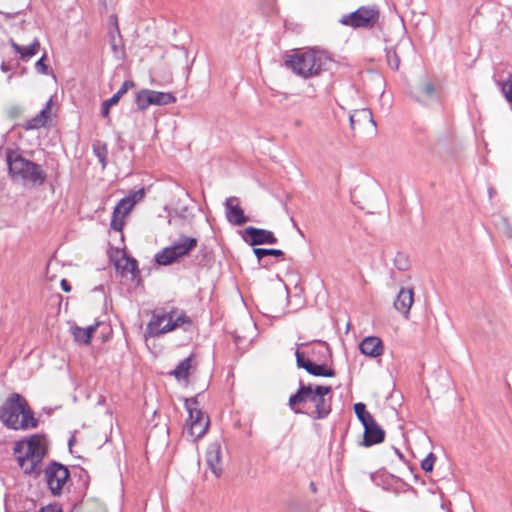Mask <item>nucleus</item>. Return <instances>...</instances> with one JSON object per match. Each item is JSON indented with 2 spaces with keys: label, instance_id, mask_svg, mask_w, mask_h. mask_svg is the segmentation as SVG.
I'll return each instance as SVG.
<instances>
[{
  "label": "nucleus",
  "instance_id": "obj_1",
  "mask_svg": "<svg viewBox=\"0 0 512 512\" xmlns=\"http://www.w3.org/2000/svg\"><path fill=\"white\" fill-rule=\"evenodd\" d=\"M288 405L295 414H306L315 420L325 419L332 411L330 386L303 384L289 397Z\"/></svg>",
  "mask_w": 512,
  "mask_h": 512
},
{
  "label": "nucleus",
  "instance_id": "obj_2",
  "mask_svg": "<svg viewBox=\"0 0 512 512\" xmlns=\"http://www.w3.org/2000/svg\"><path fill=\"white\" fill-rule=\"evenodd\" d=\"M47 451V439L39 434L30 436L27 441L17 442L14 446V454L22 471L35 477L42 471V461Z\"/></svg>",
  "mask_w": 512,
  "mask_h": 512
},
{
  "label": "nucleus",
  "instance_id": "obj_3",
  "mask_svg": "<svg viewBox=\"0 0 512 512\" xmlns=\"http://www.w3.org/2000/svg\"><path fill=\"white\" fill-rule=\"evenodd\" d=\"M330 58L323 52L315 49L299 51L287 56L285 65L295 74L308 79L318 76L328 69Z\"/></svg>",
  "mask_w": 512,
  "mask_h": 512
},
{
  "label": "nucleus",
  "instance_id": "obj_4",
  "mask_svg": "<svg viewBox=\"0 0 512 512\" xmlns=\"http://www.w3.org/2000/svg\"><path fill=\"white\" fill-rule=\"evenodd\" d=\"M6 162L8 172L14 179L20 178L38 185H42L46 180V172L41 166L24 158L17 150L7 149Z\"/></svg>",
  "mask_w": 512,
  "mask_h": 512
},
{
  "label": "nucleus",
  "instance_id": "obj_5",
  "mask_svg": "<svg viewBox=\"0 0 512 512\" xmlns=\"http://www.w3.org/2000/svg\"><path fill=\"white\" fill-rule=\"evenodd\" d=\"M185 408L188 412V419L186 420L184 435L195 442L207 433L209 417L200 409L196 397L185 399Z\"/></svg>",
  "mask_w": 512,
  "mask_h": 512
},
{
  "label": "nucleus",
  "instance_id": "obj_6",
  "mask_svg": "<svg viewBox=\"0 0 512 512\" xmlns=\"http://www.w3.org/2000/svg\"><path fill=\"white\" fill-rule=\"evenodd\" d=\"M191 319L183 312H155L147 325V331L152 336H159L170 332L184 324L191 325Z\"/></svg>",
  "mask_w": 512,
  "mask_h": 512
},
{
  "label": "nucleus",
  "instance_id": "obj_7",
  "mask_svg": "<svg viewBox=\"0 0 512 512\" xmlns=\"http://www.w3.org/2000/svg\"><path fill=\"white\" fill-rule=\"evenodd\" d=\"M379 18L380 11L377 6H361L356 11L343 15L339 22L355 29H372L378 24Z\"/></svg>",
  "mask_w": 512,
  "mask_h": 512
},
{
  "label": "nucleus",
  "instance_id": "obj_8",
  "mask_svg": "<svg viewBox=\"0 0 512 512\" xmlns=\"http://www.w3.org/2000/svg\"><path fill=\"white\" fill-rule=\"evenodd\" d=\"M24 400L20 394L13 393L0 408V420L6 427L17 430L18 419L20 413L23 412Z\"/></svg>",
  "mask_w": 512,
  "mask_h": 512
},
{
  "label": "nucleus",
  "instance_id": "obj_9",
  "mask_svg": "<svg viewBox=\"0 0 512 512\" xmlns=\"http://www.w3.org/2000/svg\"><path fill=\"white\" fill-rule=\"evenodd\" d=\"M44 472L51 493L59 495L70 476L68 468L61 463L53 461L45 468Z\"/></svg>",
  "mask_w": 512,
  "mask_h": 512
},
{
  "label": "nucleus",
  "instance_id": "obj_10",
  "mask_svg": "<svg viewBox=\"0 0 512 512\" xmlns=\"http://www.w3.org/2000/svg\"><path fill=\"white\" fill-rule=\"evenodd\" d=\"M244 232V241L253 247L265 244H276L278 242L274 233L269 230L249 226L245 228Z\"/></svg>",
  "mask_w": 512,
  "mask_h": 512
},
{
  "label": "nucleus",
  "instance_id": "obj_11",
  "mask_svg": "<svg viewBox=\"0 0 512 512\" xmlns=\"http://www.w3.org/2000/svg\"><path fill=\"white\" fill-rule=\"evenodd\" d=\"M296 356V364L299 368H303L313 376L318 377H333L335 376V371L331 368H326L324 364H316L313 361L305 358L304 354L300 352L298 349L295 351Z\"/></svg>",
  "mask_w": 512,
  "mask_h": 512
},
{
  "label": "nucleus",
  "instance_id": "obj_12",
  "mask_svg": "<svg viewBox=\"0 0 512 512\" xmlns=\"http://www.w3.org/2000/svg\"><path fill=\"white\" fill-rule=\"evenodd\" d=\"M206 463L211 472L218 478L222 474V448L217 441L209 444L206 451Z\"/></svg>",
  "mask_w": 512,
  "mask_h": 512
},
{
  "label": "nucleus",
  "instance_id": "obj_13",
  "mask_svg": "<svg viewBox=\"0 0 512 512\" xmlns=\"http://www.w3.org/2000/svg\"><path fill=\"white\" fill-rule=\"evenodd\" d=\"M226 218L229 223L233 225H243L249 221V218L245 216L243 209L239 206V200L237 197H229L225 201Z\"/></svg>",
  "mask_w": 512,
  "mask_h": 512
},
{
  "label": "nucleus",
  "instance_id": "obj_14",
  "mask_svg": "<svg viewBox=\"0 0 512 512\" xmlns=\"http://www.w3.org/2000/svg\"><path fill=\"white\" fill-rule=\"evenodd\" d=\"M414 292L412 288L402 287L394 301L395 309L401 313L406 319L409 316L411 306L414 302Z\"/></svg>",
  "mask_w": 512,
  "mask_h": 512
},
{
  "label": "nucleus",
  "instance_id": "obj_15",
  "mask_svg": "<svg viewBox=\"0 0 512 512\" xmlns=\"http://www.w3.org/2000/svg\"><path fill=\"white\" fill-rule=\"evenodd\" d=\"M359 349L362 354L376 358L383 354L384 345L379 337L368 336L360 342Z\"/></svg>",
  "mask_w": 512,
  "mask_h": 512
},
{
  "label": "nucleus",
  "instance_id": "obj_16",
  "mask_svg": "<svg viewBox=\"0 0 512 512\" xmlns=\"http://www.w3.org/2000/svg\"><path fill=\"white\" fill-rule=\"evenodd\" d=\"M385 431L374 421L364 426L363 446L370 447L384 441Z\"/></svg>",
  "mask_w": 512,
  "mask_h": 512
},
{
  "label": "nucleus",
  "instance_id": "obj_17",
  "mask_svg": "<svg viewBox=\"0 0 512 512\" xmlns=\"http://www.w3.org/2000/svg\"><path fill=\"white\" fill-rule=\"evenodd\" d=\"M198 240L194 237L181 235L178 241L174 242L170 247L177 260L187 255L191 250L196 248Z\"/></svg>",
  "mask_w": 512,
  "mask_h": 512
},
{
  "label": "nucleus",
  "instance_id": "obj_18",
  "mask_svg": "<svg viewBox=\"0 0 512 512\" xmlns=\"http://www.w3.org/2000/svg\"><path fill=\"white\" fill-rule=\"evenodd\" d=\"M52 100L49 99L45 105V107L33 118L27 120L23 124V128L27 131L36 130L41 127H44L48 121L51 111Z\"/></svg>",
  "mask_w": 512,
  "mask_h": 512
},
{
  "label": "nucleus",
  "instance_id": "obj_19",
  "mask_svg": "<svg viewBox=\"0 0 512 512\" xmlns=\"http://www.w3.org/2000/svg\"><path fill=\"white\" fill-rule=\"evenodd\" d=\"M115 267L122 275L130 273L133 277L139 274L138 262L136 259L124 254L121 259L117 260Z\"/></svg>",
  "mask_w": 512,
  "mask_h": 512
},
{
  "label": "nucleus",
  "instance_id": "obj_20",
  "mask_svg": "<svg viewBox=\"0 0 512 512\" xmlns=\"http://www.w3.org/2000/svg\"><path fill=\"white\" fill-rule=\"evenodd\" d=\"M10 44L14 51L20 55V58L25 61L36 55L40 48V42L38 39H34V41L28 46H21L14 40H10Z\"/></svg>",
  "mask_w": 512,
  "mask_h": 512
},
{
  "label": "nucleus",
  "instance_id": "obj_21",
  "mask_svg": "<svg viewBox=\"0 0 512 512\" xmlns=\"http://www.w3.org/2000/svg\"><path fill=\"white\" fill-rule=\"evenodd\" d=\"M21 419H18L17 430L36 428L38 426V420L34 417L32 410L30 409L26 400L23 403V412L20 413Z\"/></svg>",
  "mask_w": 512,
  "mask_h": 512
},
{
  "label": "nucleus",
  "instance_id": "obj_22",
  "mask_svg": "<svg viewBox=\"0 0 512 512\" xmlns=\"http://www.w3.org/2000/svg\"><path fill=\"white\" fill-rule=\"evenodd\" d=\"M350 126L354 130L356 125H360L362 123H371L374 127H376V122L373 119V115L370 109L363 108L354 111L350 115Z\"/></svg>",
  "mask_w": 512,
  "mask_h": 512
},
{
  "label": "nucleus",
  "instance_id": "obj_23",
  "mask_svg": "<svg viewBox=\"0 0 512 512\" xmlns=\"http://www.w3.org/2000/svg\"><path fill=\"white\" fill-rule=\"evenodd\" d=\"M191 361L192 355L184 358L179 362V364L170 374L173 375L178 381L187 380L189 377V371L191 369Z\"/></svg>",
  "mask_w": 512,
  "mask_h": 512
},
{
  "label": "nucleus",
  "instance_id": "obj_24",
  "mask_svg": "<svg viewBox=\"0 0 512 512\" xmlns=\"http://www.w3.org/2000/svg\"><path fill=\"white\" fill-rule=\"evenodd\" d=\"M152 105H169L176 102V97L169 92H159L150 90Z\"/></svg>",
  "mask_w": 512,
  "mask_h": 512
},
{
  "label": "nucleus",
  "instance_id": "obj_25",
  "mask_svg": "<svg viewBox=\"0 0 512 512\" xmlns=\"http://www.w3.org/2000/svg\"><path fill=\"white\" fill-rule=\"evenodd\" d=\"M253 253L259 262H261L266 256H274L280 258L281 260L285 259V253L280 249L273 248H253Z\"/></svg>",
  "mask_w": 512,
  "mask_h": 512
},
{
  "label": "nucleus",
  "instance_id": "obj_26",
  "mask_svg": "<svg viewBox=\"0 0 512 512\" xmlns=\"http://www.w3.org/2000/svg\"><path fill=\"white\" fill-rule=\"evenodd\" d=\"M155 261L159 265L167 266L178 261L170 247L163 248L155 255Z\"/></svg>",
  "mask_w": 512,
  "mask_h": 512
},
{
  "label": "nucleus",
  "instance_id": "obj_27",
  "mask_svg": "<svg viewBox=\"0 0 512 512\" xmlns=\"http://www.w3.org/2000/svg\"><path fill=\"white\" fill-rule=\"evenodd\" d=\"M354 412L363 427L374 421L373 416L369 411H367L366 405L362 402L354 404Z\"/></svg>",
  "mask_w": 512,
  "mask_h": 512
},
{
  "label": "nucleus",
  "instance_id": "obj_28",
  "mask_svg": "<svg viewBox=\"0 0 512 512\" xmlns=\"http://www.w3.org/2000/svg\"><path fill=\"white\" fill-rule=\"evenodd\" d=\"M149 89H143L136 94V104L139 110L143 111L147 109L151 104V95Z\"/></svg>",
  "mask_w": 512,
  "mask_h": 512
},
{
  "label": "nucleus",
  "instance_id": "obj_29",
  "mask_svg": "<svg viewBox=\"0 0 512 512\" xmlns=\"http://www.w3.org/2000/svg\"><path fill=\"white\" fill-rule=\"evenodd\" d=\"M134 205L135 201L130 200L127 197H124L114 207V214H121L122 217H125L132 210Z\"/></svg>",
  "mask_w": 512,
  "mask_h": 512
},
{
  "label": "nucleus",
  "instance_id": "obj_30",
  "mask_svg": "<svg viewBox=\"0 0 512 512\" xmlns=\"http://www.w3.org/2000/svg\"><path fill=\"white\" fill-rule=\"evenodd\" d=\"M81 512H107L105 505L98 500H87L83 503Z\"/></svg>",
  "mask_w": 512,
  "mask_h": 512
},
{
  "label": "nucleus",
  "instance_id": "obj_31",
  "mask_svg": "<svg viewBox=\"0 0 512 512\" xmlns=\"http://www.w3.org/2000/svg\"><path fill=\"white\" fill-rule=\"evenodd\" d=\"M386 59L389 67L393 70H398L400 66V58L397 55L395 49H387Z\"/></svg>",
  "mask_w": 512,
  "mask_h": 512
},
{
  "label": "nucleus",
  "instance_id": "obj_32",
  "mask_svg": "<svg viewBox=\"0 0 512 512\" xmlns=\"http://www.w3.org/2000/svg\"><path fill=\"white\" fill-rule=\"evenodd\" d=\"M71 331H72V335L76 342L81 343V344H89L90 343L89 338L86 337L85 328L73 326L71 328Z\"/></svg>",
  "mask_w": 512,
  "mask_h": 512
},
{
  "label": "nucleus",
  "instance_id": "obj_33",
  "mask_svg": "<svg viewBox=\"0 0 512 512\" xmlns=\"http://www.w3.org/2000/svg\"><path fill=\"white\" fill-rule=\"evenodd\" d=\"M501 91L507 102L512 104V74L502 83Z\"/></svg>",
  "mask_w": 512,
  "mask_h": 512
},
{
  "label": "nucleus",
  "instance_id": "obj_34",
  "mask_svg": "<svg viewBox=\"0 0 512 512\" xmlns=\"http://www.w3.org/2000/svg\"><path fill=\"white\" fill-rule=\"evenodd\" d=\"M119 102V96L113 95L111 98L105 100L101 105V115L103 117H108L110 112V107L117 104Z\"/></svg>",
  "mask_w": 512,
  "mask_h": 512
},
{
  "label": "nucleus",
  "instance_id": "obj_35",
  "mask_svg": "<svg viewBox=\"0 0 512 512\" xmlns=\"http://www.w3.org/2000/svg\"><path fill=\"white\" fill-rule=\"evenodd\" d=\"M395 267L400 271H406L409 268V261L405 254L397 253L394 259Z\"/></svg>",
  "mask_w": 512,
  "mask_h": 512
},
{
  "label": "nucleus",
  "instance_id": "obj_36",
  "mask_svg": "<svg viewBox=\"0 0 512 512\" xmlns=\"http://www.w3.org/2000/svg\"><path fill=\"white\" fill-rule=\"evenodd\" d=\"M421 93H423L427 98H433L436 96V88L434 84L430 81L424 82L420 87Z\"/></svg>",
  "mask_w": 512,
  "mask_h": 512
},
{
  "label": "nucleus",
  "instance_id": "obj_37",
  "mask_svg": "<svg viewBox=\"0 0 512 512\" xmlns=\"http://www.w3.org/2000/svg\"><path fill=\"white\" fill-rule=\"evenodd\" d=\"M436 461V457L433 453H429L426 458H424L421 462V468L425 472H432L434 463Z\"/></svg>",
  "mask_w": 512,
  "mask_h": 512
},
{
  "label": "nucleus",
  "instance_id": "obj_38",
  "mask_svg": "<svg viewBox=\"0 0 512 512\" xmlns=\"http://www.w3.org/2000/svg\"><path fill=\"white\" fill-rule=\"evenodd\" d=\"M124 217L121 214H112L111 228L115 231H122L124 226Z\"/></svg>",
  "mask_w": 512,
  "mask_h": 512
},
{
  "label": "nucleus",
  "instance_id": "obj_39",
  "mask_svg": "<svg viewBox=\"0 0 512 512\" xmlns=\"http://www.w3.org/2000/svg\"><path fill=\"white\" fill-rule=\"evenodd\" d=\"M46 54L35 63V69L39 74L46 75L48 73V66L45 64Z\"/></svg>",
  "mask_w": 512,
  "mask_h": 512
},
{
  "label": "nucleus",
  "instance_id": "obj_40",
  "mask_svg": "<svg viewBox=\"0 0 512 512\" xmlns=\"http://www.w3.org/2000/svg\"><path fill=\"white\" fill-rule=\"evenodd\" d=\"M134 82L131 81V80H126L122 83L121 87L119 88V90L114 94V95H118L119 96V100L121 99V97L132 87H134Z\"/></svg>",
  "mask_w": 512,
  "mask_h": 512
},
{
  "label": "nucleus",
  "instance_id": "obj_41",
  "mask_svg": "<svg viewBox=\"0 0 512 512\" xmlns=\"http://www.w3.org/2000/svg\"><path fill=\"white\" fill-rule=\"evenodd\" d=\"M145 196V189L144 188H141L139 190H136V191H132L128 196L127 198L130 199V200H133L135 201V204L140 201L141 199H143Z\"/></svg>",
  "mask_w": 512,
  "mask_h": 512
},
{
  "label": "nucleus",
  "instance_id": "obj_42",
  "mask_svg": "<svg viewBox=\"0 0 512 512\" xmlns=\"http://www.w3.org/2000/svg\"><path fill=\"white\" fill-rule=\"evenodd\" d=\"M98 325H99V323H96L94 325H90L87 328H85L86 337L89 338L90 341H91L92 335L96 331V328Z\"/></svg>",
  "mask_w": 512,
  "mask_h": 512
},
{
  "label": "nucleus",
  "instance_id": "obj_43",
  "mask_svg": "<svg viewBox=\"0 0 512 512\" xmlns=\"http://www.w3.org/2000/svg\"><path fill=\"white\" fill-rule=\"evenodd\" d=\"M110 44L112 51L117 54L119 52V47L116 43L115 35L113 33L110 34Z\"/></svg>",
  "mask_w": 512,
  "mask_h": 512
},
{
  "label": "nucleus",
  "instance_id": "obj_44",
  "mask_svg": "<svg viewBox=\"0 0 512 512\" xmlns=\"http://www.w3.org/2000/svg\"><path fill=\"white\" fill-rule=\"evenodd\" d=\"M39 512H61L60 509L57 506L48 505L45 507H42Z\"/></svg>",
  "mask_w": 512,
  "mask_h": 512
},
{
  "label": "nucleus",
  "instance_id": "obj_45",
  "mask_svg": "<svg viewBox=\"0 0 512 512\" xmlns=\"http://www.w3.org/2000/svg\"><path fill=\"white\" fill-rule=\"evenodd\" d=\"M61 288L64 292H70L71 291V285L66 279H62L60 282Z\"/></svg>",
  "mask_w": 512,
  "mask_h": 512
},
{
  "label": "nucleus",
  "instance_id": "obj_46",
  "mask_svg": "<svg viewBox=\"0 0 512 512\" xmlns=\"http://www.w3.org/2000/svg\"><path fill=\"white\" fill-rule=\"evenodd\" d=\"M187 213H188V208L187 207H183V208L180 209L179 212H177L178 216L182 217L184 219L188 218L189 215Z\"/></svg>",
  "mask_w": 512,
  "mask_h": 512
},
{
  "label": "nucleus",
  "instance_id": "obj_47",
  "mask_svg": "<svg viewBox=\"0 0 512 512\" xmlns=\"http://www.w3.org/2000/svg\"><path fill=\"white\" fill-rule=\"evenodd\" d=\"M0 69L2 72H7L10 70V66L6 62H2Z\"/></svg>",
  "mask_w": 512,
  "mask_h": 512
},
{
  "label": "nucleus",
  "instance_id": "obj_48",
  "mask_svg": "<svg viewBox=\"0 0 512 512\" xmlns=\"http://www.w3.org/2000/svg\"><path fill=\"white\" fill-rule=\"evenodd\" d=\"M327 352H328V348L327 347H321L320 350H319V353L326 354Z\"/></svg>",
  "mask_w": 512,
  "mask_h": 512
},
{
  "label": "nucleus",
  "instance_id": "obj_49",
  "mask_svg": "<svg viewBox=\"0 0 512 512\" xmlns=\"http://www.w3.org/2000/svg\"><path fill=\"white\" fill-rule=\"evenodd\" d=\"M310 488H311V490H312L313 492H316V490H317V489H316V486H315V484H314V482H311V483H310Z\"/></svg>",
  "mask_w": 512,
  "mask_h": 512
},
{
  "label": "nucleus",
  "instance_id": "obj_50",
  "mask_svg": "<svg viewBox=\"0 0 512 512\" xmlns=\"http://www.w3.org/2000/svg\"><path fill=\"white\" fill-rule=\"evenodd\" d=\"M98 157H99L100 161L102 162V164L104 166L105 162H104V157H102V154H98Z\"/></svg>",
  "mask_w": 512,
  "mask_h": 512
},
{
  "label": "nucleus",
  "instance_id": "obj_51",
  "mask_svg": "<svg viewBox=\"0 0 512 512\" xmlns=\"http://www.w3.org/2000/svg\"><path fill=\"white\" fill-rule=\"evenodd\" d=\"M301 124H302L301 120H296L295 121V126L299 127V126H301Z\"/></svg>",
  "mask_w": 512,
  "mask_h": 512
},
{
  "label": "nucleus",
  "instance_id": "obj_52",
  "mask_svg": "<svg viewBox=\"0 0 512 512\" xmlns=\"http://www.w3.org/2000/svg\"><path fill=\"white\" fill-rule=\"evenodd\" d=\"M159 323H160V327L159 328L165 327V320H161V321H159Z\"/></svg>",
  "mask_w": 512,
  "mask_h": 512
},
{
  "label": "nucleus",
  "instance_id": "obj_53",
  "mask_svg": "<svg viewBox=\"0 0 512 512\" xmlns=\"http://www.w3.org/2000/svg\"><path fill=\"white\" fill-rule=\"evenodd\" d=\"M264 267H267L268 265H270L269 263H263L262 264Z\"/></svg>",
  "mask_w": 512,
  "mask_h": 512
},
{
  "label": "nucleus",
  "instance_id": "obj_54",
  "mask_svg": "<svg viewBox=\"0 0 512 512\" xmlns=\"http://www.w3.org/2000/svg\"><path fill=\"white\" fill-rule=\"evenodd\" d=\"M116 32L119 34V27L116 25Z\"/></svg>",
  "mask_w": 512,
  "mask_h": 512
}]
</instances>
